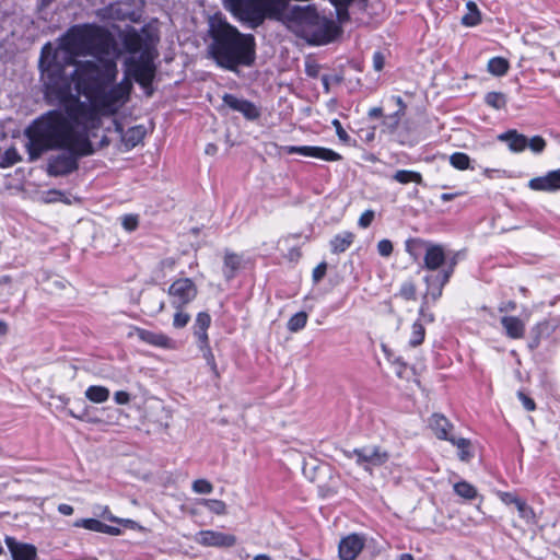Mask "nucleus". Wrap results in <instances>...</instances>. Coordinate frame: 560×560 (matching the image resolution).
Masks as SVG:
<instances>
[{
  "label": "nucleus",
  "instance_id": "obj_18",
  "mask_svg": "<svg viewBox=\"0 0 560 560\" xmlns=\"http://www.w3.org/2000/svg\"><path fill=\"white\" fill-rule=\"evenodd\" d=\"M501 325L509 338L521 339L525 334V324L516 316H503Z\"/></svg>",
  "mask_w": 560,
  "mask_h": 560
},
{
  "label": "nucleus",
  "instance_id": "obj_9",
  "mask_svg": "<svg viewBox=\"0 0 560 560\" xmlns=\"http://www.w3.org/2000/svg\"><path fill=\"white\" fill-rule=\"evenodd\" d=\"M195 540L206 547H232L236 544L234 535L214 530H200Z\"/></svg>",
  "mask_w": 560,
  "mask_h": 560
},
{
  "label": "nucleus",
  "instance_id": "obj_50",
  "mask_svg": "<svg viewBox=\"0 0 560 560\" xmlns=\"http://www.w3.org/2000/svg\"><path fill=\"white\" fill-rule=\"evenodd\" d=\"M327 264L325 261L317 265L313 270V280L314 282H319L326 275Z\"/></svg>",
  "mask_w": 560,
  "mask_h": 560
},
{
  "label": "nucleus",
  "instance_id": "obj_25",
  "mask_svg": "<svg viewBox=\"0 0 560 560\" xmlns=\"http://www.w3.org/2000/svg\"><path fill=\"white\" fill-rule=\"evenodd\" d=\"M85 397L95 404H102L108 399L109 390L104 386H90L85 390Z\"/></svg>",
  "mask_w": 560,
  "mask_h": 560
},
{
  "label": "nucleus",
  "instance_id": "obj_31",
  "mask_svg": "<svg viewBox=\"0 0 560 560\" xmlns=\"http://www.w3.org/2000/svg\"><path fill=\"white\" fill-rule=\"evenodd\" d=\"M527 144L534 153H540L546 142H509V148L512 152L518 153L526 149Z\"/></svg>",
  "mask_w": 560,
  "mask_h": 560
},
{
  "label": "nucleus",
  "instance_id": "obj_1",
  "mask_svg": "<svg viewBox=\"0 0 560 560\" xmlns=\"http://www.w3.org/2000/svg\"><path fill=\"white\" fill-rule=\"evenodd\" d=\"M118 37L130 56L125 60L124 80L112 85L118 72L116 59L121 54L114 37L101 27L89 26L81 31L72 26V56L77 40H80L82 48L98 61H89L81 70L75 69L72 73V83L75 84L78 93V100L72 95V126L75 120L77 103H81V96L85 97L82 104H88L94 112L115 113L129 98L132 89L130 78H133L148 95L152 94L151 84L155 75L153 60L159 40L156 32L150 26L139 31L128 26L119 32ZM72 66H75L73 57ZM72 140H78L73 133Z\"/></svg>",
  "mask_w": 560,
  "mask_h": 560
},
{
  "label": "nucleus",
  "instance_id": "obj_14",
  "mask_svg": "<svg viewBox=\"0 0 560 560\" xmlns=\"http://www.w3.org/2000/svg\"><path fill=\"white\" fill-rule=\"evenodd\" d=\"M528 186L533 190L556 191L560 189V168L547 173L545 176L532 178Z\"/></svg>",
  "mask_w": 560,
  "mask_h": 560
},
{
  "label": "nucleus",
  "instance_id": "obj_2",
  "mask_svg": "<svg viewBox=\"0 0 560 560\" xmlns=\"http://www.w3.org/2000/svg\"><path fill=\"white\" fill-rule=\"evenodd\" d=\"M70 31L47 43L40 51V80L51 104H61L65 113L51 110L36 119L24 132L28 140H70Z\"/></svg>",
  "mask_w": 560,
  "mask_h": 560
},
{
  "label": "nucleus",
  "instance_id": "obj_28",
  "mask_svg": "<svg viewBox=\"0 0 560 560\" xmlns=\"http://www.w3.org/2000/svg\"><path fill=\"white\" fill-rule=\"evenodd\" d=\"M454 491L457 495L467 500H472L477 497L476 488L467 481L456 482L454 485Z\"/></svg>",
  "mask_w": 560,
  "mask_h": 560
},
{
  "label": "nucleus",
  "instance_id": "obj_62",
  "mask_svg": "<svg viewBox=\"0 0 560 560\" xmlns=\"http://www.w3.org/2000/svg\"><path fill=\"white\" fill-rule=\"evenodd\" d=\"M368 116L371 119H376V118L383 117V108L382 107H373V108L369 109Z\"/></svg>",
  "mask_w": 560,
  "mask_h": 560
},
{
  "label": "nucleus",
  "instance_id": "obj_24",
  "mask_svg": "<svg viewBox=\"0 0 560 560\" xmlns=\"http://www.w3.org/2000/svg\"><path fill=\"white\" fill-rule=\"evenodd\" d=\"M59 142H26L27 152L30 155V161L37 160L44 152L54 149V144H58ZM65 144H70V142H63Z\"/></svg>",
  "mask_w": 560,
  "mask_h": 560
},
{
  "label": "nucleus",
  "instance_id": "obj_23",
  "mask_svg": "<svg viewBox=\"0 0 560 560\" xmlns=\"http://www.w3.org/2000/svg\"><path fill=\"white\" fill-rule=\"evenodd\" d=\"M453 445H455L458 450V457L462 462H469L474 457V452L471 448V443L468 439L455 436L450 441Z\"/></svg>",
  "mask_w": 560,
  "mask_h": 560
},
{
  "label": "nucleus",
  "instance_id": "obj_7",
  "mask_svg": "<svg viewBox=\"0 0 560 560\" xmlns=\"http://www.w3.org/2000/svg\"><path fill=\"white\" fill-rule=\"evenodd\" d=\"M96 148L93 147V142H72V172L77 168V159L85 155H90L96 150L103 149L105 145H109L112 142H95ZM115 148L121 152H128L132 150L139 142H113Z\"/></svg>",
  "mask_w": 560,
  "mask_h": 560
},
{
  "label": "nucleus",
  "instance_id": "obj_19",
  "mask_svg": "<svg viewBox=\"0 0 560 560\" xmlns=\"http://www.w3.org/2000/svg\"><path fill=\"white\" fill-rule=\"evenodd\" d=\"M211 324V317L206 312L198 313L195 324L194 334L198 338V343H208V328Z\"/></svg>",
  "mask_w": 560,
  "mask_h": 560
},
{
  "label": "nucleus",
  "instance_id": "obj_57",
  "mask_svg": "<svg viewBox=\"0 0 560 560\" xmlns=\"http://www.w3.org/2000/svg\"><path fill=\"white\" fill-rule=\"evenodd\" d=\"M331 124L335 127L339 140H347V132L342 128L341 122L338 119H334Z\"/></svg>",
  "mask_w": 560,
  "mask_h": 560
},
{
  "label": "nucleus",
  "instance_id": "obj_13",
  "mask_svg": "<svg viewBox=\"0 0 560 560\" xmlns=\"http://www.w3.org/2000/svg\"><path fill=\"white\" fill-rule=\"evenodd\" d=\"M222 100L225 106L242 114L247 119H256L259 116L258 108L245 98L237 97L233 94H224Z\"/></svg>",
  "mask_w": 560,
  "mask_h": 560
},
{
  "label": "nucleus",
  "instance_id": "obj_16",
  "mask_svg": "<svg viewBox=\"0 0 560 560\" xmlns=\"http://www.w3.org/2000/svg\"><path fill=\"white\" fill-rule=\"evenodd\" d=\"M135 335L143 342L160 347V348H173L174 341L162 332H155L143 328H136Z\"/></svg>",
  "mask_w": 560,
  "mask_h": 560
},
{
  "label": "nucleus",
  "instance_id": "obj_8",
  "mask_svg": "<svg viewBox=\"0 0 560 560\" xmlns=\"http://www.w3.org/2000/svg\"><path fill=\"white\" fill-rule=\"evenodd\" d=\"M280 153L282 154H293L300 153L305 156H312L316 159H322L325 161H338L341 159V155L337 152L320 148V147H294V145H285L280 148Z\"/></svg>",
  "mask_w": 560,
  "mask_h": 560
},
{
  "label": "nucleus",
  "instance_id": "obj_58",
  "mask_svg": "<svg viewBox=\"0 0 560 560\" xmlns=\"http://www.w3.org/2000/svg\"><path fill=\"white\" fill-rule=\"evenodd\" d=\"M305 71H306L307 75L315 78L318 75L319 66L315 62H306Z\"/></svg>",
  "mask_w": 560,
  "mask_h": 560
},
{
  "label": "nucleus",
  "instance_id": "obj_59",
  "mask_svg": "<svg viewBox=\"0 0 560 560\" xmlns=\"http://www.w3.org/2000/svg\"><path fill=\"white\" fill-rule=\"evenodd\" d=\"M427 302H423L420 307V316L427 323H432L434 320V315L425 310Z\"/></svg>",
  "mask_w": 560,
  "mask_h": 560
},
{
  "label": "nucleus",
  "instance_id": "obj_44",
  "mask_svg": "<svg viewBox=\"0 0 560 560\" xmlns=\"http://www.w3.org/2000/svg\"><path fill=\"white\" fill-rule=\"evenodd\" d=\"M518 513H520V516L523 517V518H526V520H530L534 517V511L530 506H528L526 504L525 501H523L522 499H520L517 501V503L515 504Z\"/></svg>",
  "mask_w": 560,
  "mask_h": 560
},
{
  "label": "nucleus",
  "instance_id": "obj_3",
  "mask_svg": "<svg viewBox=\"0 0 560 560\" xmlns=\"http://www.w3.org/2000/svg\"><path fill=\"white\" fill-rule=\"evenodd\" d=\"M207 55L226 70L249 67L256 58V43L250 34L241 33L221 15L209 19Z\"/></svg>",
  "mask_w": 560,
  "mask_h": 560
},
{
  "label": "nucleus",
  "instance_id": "obj_52",
  "mask_svg": "<svg viewBox=\"0 0 560 560\" xmlns=\"http://www.w3.org/2000/svg\"><path fill=\"white\" fill-rule=\"evenodd\" d=\"M401 295L407 300H413L416 298V288L412 283H406L401 287Z\"/></svg>",
  "mask_w": 560,
  "mask_h": 560
},
{
  "label": "nucleus",
  "instance_id": "obj_4",
  "mask_svg": "<svg viewBox=\"0 0 560 560\" xmlns=\"http://www.w3.org/2000/svg\"><path fill=\"white\" fill-rule=\"evenodd\" d=\"M424 249L423 268L434 271L444 266L446 255L444 246L441 244H433L421 238H411L406 242L407 253L417 260Z\"/></svg>",
  "mask_w": 560,
  "mask_h": 560
},
{
  "label": "nucleus",
  "instance_id": "obj_11",
  "mask_svg": "<svg viewBox=\"0 0 560 560\" xmlns=\"http://www.w3.org/2000/svg\"><path fill=\"white\" fill-rule=\"evenodd\" d=\"M453 266L454 264H452L447 269L442 270V272L436 276H427L424 278V281L428 284V291L423 302L428 303L429 299L435 302L442 295L443 288L448 282L453 273Z\"/></svg>",
  "mask_w": 560,
  "mask_h": 560
},
{
  "label": "nucleus",
  "instance_id": "obj_41",
  "mask_svg": "<svg viewBox=\"0 0 560 560\" xmlns=\"http://www.w3.org/2000/svg\"><path fill=\"white\" fill-rule=\"evenodd\" d=\"M121 225L127 232H133L139 226V215L129 213L121 217Z\"/></svg>",
  "mask_w": 560,
  "mask_h": 560
},
{
  "label": "nucleus",
  "instance_id": "obj_17",
  "mask_svg": "<svg viewBox=\"0 0 560 560\" xmlns=\"http://www.w3.org/2000/svg\"><path fill=\"white\" fill-rule=\"evenodd\" d=\"M430 428L440 440L451 441L454 438L450 435L453 425L443 415L434 413L430 419Z\"/></svg>",
  "mask_w": 560,
  "mask_h": 560
},
{
  "label": "nucleus",
  "instance_id": "obj_26",
  "mask_svg": "<svg viewBox=\"0 0 560 560\" xmlns=\"http://www.w3.org/2000/svg\"><path fill=\"white\" fill-rule=\"evenodd\" d=\"M393 179L400 184L417 183L422 184V175L415 171L399 170L393 175Z\"/></svg>",
  "mask_w": 560,
  "mask_h": 560
},
{
  "label": "nucleus",
  "instance_id": "obj_60",
  "mask_svg": "<svg viewBox=\"0 0 560 560\" xmlns=\"http://www.w3.org/2000/svg\"><path fill=\"white\" fill-rule=\"evenodd\" d=\"M516 310V303L514 301L503 302L499 306V312L508 313Z\"/></svg>",
  "mask_w": 560,
  "mask_h": 560
},
{
  "label": "nucleus",
  "instance_id": "obj_55",
  "mask_svg": "<svg viewBox=\"0 0 560 560\" xmlns=\"http://www.w3.org/2000/svg\"><path fill=\"white\" fill-rule=\"evenodd\" d=\"M385 59L381 52H375L373 56V67L376 71H381L384 68Z\"/></svg>",
  "mask_w": 560,
  "mask_h": 560
},
{
  "label": "nucleus",
  "instance_id": "obj_22",
  "mask_svg": "<svg viewBox=\"0 0 560 560\" xmlns=\"http://www.w3.org/2000/svg\"><path fill=\"white\" fill-rule=\"evenodd\" d=\"M107 11L108 15L115 20H133L135 15L129 5L124 2H116L110 4Z\"/></svg>",
  "mask_w": 560,
  "mask_h": 560
},
{
  "label": "nucleus",
  "instance_id": "obj_21",
  "mask_svg": "<svg viewBox=\"0 0 560 560\" xmlns=\"http://www.w3.org/2000/svg\"><path fill=\"white\" fill-rule=\"evenodd\" d=\"M354 241V234L351 232H342L332 237L330 241L331 252L340 254L346 252Z\"/></svg>",
  "mask_w": 560,
  "mask_h": 560
},
{
  "label": "nucleus",
  "instance_id": "obj_43",
  "mask_svg": "<svg viewBox=\"0 0 560 560\" xmlns=\"http://www.w3.org/2000/svg\"><path fill=\"white\" fill-rule=\"evenodd\" d=\"M189 314L182 312V310H177L174 315L173 326L175 328H184L189 323Z\"/></svg>",
  "mask_w": 560,
  "mask_h": 560
},
{
  "label": "nucleus",
  "instance_id": "obj_36",
  "mask_svg": "<svg viewBox=\"0 0 560 560\" xmlns=\"http://www.w3.org/2000/svg\"><path fill=\"white\" fill-rule=\"evenodd\" d=\"M199 349L202 351L203 358H205L207 364L209 365L210 370L212 371V373L217 377H219V371H218V366L215 363L214 354L212 353V351L209 347V342L208 343H199Z\"/></svg>",
  "mask_w": 560,
  "mask_h": 560
},
{
  "label": "nucleus",
  "instance_id": "obj_30",
  "mask_svg": "<svg viewBox=\"0 0 560 560\" xmlns=\"http://www.w3.org/2000/svg\"><path fill=\"white\" fill-rule=\"evenodd\" d=\"M468 13L462 18V23L466 26H475L480 22V13L476 3L469 1L467 3Z\"/></svg>",
  "mask_w": 560,
  "mask_h": 560
},
{
  "label": "nucleus",
  "instance_id": "obj_64",
  "mask_svg": "<svg viewBox=\"0 0 560 560\" xmlns=\"http://www.w3.org/2000/svg\"><path fill=\"white\" fill-rule=\"evenodd\" d=\"M218 152V147L213 142H208L205 147V153L213 156Z\"/></svg>",
  "mask_w": 560,
  "mask_h": 560
},
{
  "label": "nucleus",
  "instance_id": "obj_37",
  "mask_svg": "<svg viewBox=\"0 0 560 560\" xmlns=\"http://www.w3.org/2000/svg\"><path fill=\"white\" fill-rule=\"evenodd\" d=\"M450 163L457 170L464 171L469 168L470 159L467 154L462 152L453 153L450 156Z\"/></svg>",
  "mask_w": 560,
  "mask_h": 560
},
{
  "label": "nucleus",
  "instance_id": "obj_34",
  "mask_svg": "<svg viewBox=\"0 0 560 560\" xmlns=\"http://www.w3.org/2000/svg\"><path fill=\"white\" fill-rule=\"evenodd\" d=\"M555 330V327L553 326H550L549 322L548 320H544V322H540L538 323L534 328H533V334H534V346H537L539 343V340L542 336H548L550 335L552 331Z\"/></svg>",
  "mask_w": 560,
  "mask_h": 560
},
{
  "label": "nucleus",
  "instance_id": "obj_32",
  "mask_svg": "<svg viewBox=\"0 0 560 560\" xmlns=\"http://www.w3.org/2000/svg\"><path fill=\"white\" fill-rule=\"evenodd\" d=\"M307 314L305 312H299L294 314L288 322V329L292 332H296L305 327L307 323Z\"/></svg>",
  "mask_w": 560,
  "mask_h": 560
},
{
  "label": "nucleus",
  "instance_id": "obj_10",
  "mask_svg": "<svg viewBox=\"0 0 560 560\" xmlns=\"http://www.w3.org/2000/svg\"><path fill=\"white\" fill-rule=\"evenodd\" d=\"M365 545V539L360 534H350L343 537L338 546L340 560H355Z\"/></svg>",
  "mask_w": 560,
  "mask_h": 560
},
{
  "label": "nucleus",
  "instance_id": "obj_42",
  "mask_svg": "<svg viewBox=\"0 0 560 560\" xmlns=\"http://www.w3.org/2000/svg\"><path fill=\"white\" fill-rule=\"evenodd\" d=\"M192 490L196 493L208 494L213 490V486L206 479H197L192 483Z\"/></svg>",
  "mask_w": 560,
  "mask_h": 560
},
{
  "label": "nucleus",
  "instance_id": "obj_63",
  "mask_svg": "<svg viewBox=\"0 0 560 560\" xmlns=\"http://www.w3.org/2000/svg\"><path fill=\"white\" fill-rule=\"evenodd\" d=\"M338 9L339 19L342 20V9L341 7H347L352 0H332Z\"/></svg>",
  "mask_w": 560,
  "mask_h": 560
},
{
  "label": "nucleus",
  "instance_id": "obj_61",
  "mask_svg": "<svg viewBox=\"0 0 560 560\" xmlns=\"http://www.w3.org/2000/svg\"><path fill=\"white\" fill-rule=\"evenodd\" d=\"M102 533L108 534V535H112V536H117V535L120 534V529L118 527L110 526V525H107V524L103 523Z\"/></svg>",
  "mask_w": 560,
  "mask_h": 560
},
{
  "label": "nucleus",
  "instance_id": "obj_51",
  "mask_svg": "<svg viewBox=\"0 0 560 560\" xmlns=\"http://www.w3.org/2000/svg\"><path fill=\"white\" fill-rule=\"evenodd\" d=\"M517 396L526 410H528V411L535 410L536 404L530 397L525 395L523 392H518Z\"/></svg>",
  "mask_w": 560,
  "mask_h": 560
},
{
  "label": "nucleus",
  "instance_id": "obj_12",
  "mask_svg": "<svg viewBox=\"0 0 560 560\" xmlns=\"http://www.w3.org/2000/svg\"><path fill=\"white\" fill-rule=\"evenodd\" d=\"M392 100L395 101L397 109L395 110V113L383 117V120L381 122L380 137H388L394 135V132L399 126L401 118L405 116L406 113L407 106L400 96H393Z\"/></svg>",
  "mask_w": 560,
  "mask_h": 560
},
{
  "label": "nucleus",
  "instance_id": "obj_20",
  "mask_svg": "<svg viewBox=\"0 0 560 560\" xmlns=\"http://www.w3.org/2000/svg\"><path fill=\"white\" fill-rule=\"evenodd\" d=\"M242 264V257L233 252L225 250L223 259V275L226 280H231L235 277L236 271L240 269Z\"/></svg>",
  "mask_w": 560,
  "mask_h": 560
},
{
  "label": "nucleus",
  "instance_id": "obj_6",
  "mask_svg": "<svg viewBox=\"0 0 560 560\" xmlns=\"http://www.w3.org/2000/svg\"><path fill=\"white\" fill-rule=\"evenodd\" d=\"M346 455L349 458L353 456L357 457V463L359 465L364 466L365 469H370L371 467H376L385 464L389 455L388 453L380 446L376 445H366L361 448H354L350 452H346Z\"/></svg>",
  "mask_w": 560,
  "mask_h": 560
},
{
  "label": "nucleus",
  "instance_id": "obj_39",
  "mask_svg": "<svg viewBox=\"0 0 560 560\" xmlns=\"http://www.w3.org/2000/svg\"><path fill=\"white\" fill-rule=\"evenodd\" d=\"M77 527H83L85 529L102 533L103 523L96 518H82L74 523Z\"/></svg>",
  "mask_w": 560,
  "mask_h": 560
},
{
  "label": "nucleus",
  "instance_id": "obj_47",
  "mask_svg": "<svg viewBox=\"0 0 560 560\" xmlns=\"http://www.w3.org/2000/svg\"><path fill=\"white\" fill-rule=\"evenodd\" d=\"M378 254L383 257H388L393 253V244L389 240H382L377 244Z\"/></svg>",
  "mask_w": 560,
  "mask_h": 560
},
{
  "label": "nucleus",
  "instance_id": "obj_56",
  "mask_svg": "<svg viewBox=\"0 0 560 560\" xmlns=\"http://www.w3.org/2000/svg\"><path fill=\"white\" fill-rule=\"evenodd\" d=\"M500 499L505 504H516L517 501L520 500V498H517L516 495H514L513 493H510V492H501Z\"/></svg>",
  "mask_w": 560,
  "mask_h": 560
},
{
  "label": "nucleus",
  "instance_id": "obj_48",
  "mask_svg": "<svg viewBox=\"0 0 560 560\" xmlns=\"http://www.w3.org/2000/svg\"><path fill=\"white\" fill-rule=\"evenodd\" d=\"M49 167L56 173H68L70 171V160L63 159L60 163L56 161L50 163Z\"/></svg>",
  "mask_w": 560,
  "mask_h": 560
},
{
  "label": "nucleus",
  "instance_id": "obj_54",
  "mask_svg": "<svg viewBox=\"0 0 560 560\" xmlns=\"http://www.w3.org/2000/svg\"><path fill=\"white\" fill-rule=\"evenodd\" d=\"M114 399L118 405H126L130 401V395L127 392L119 390L115 393Z\"/></svg>",
  "mask_w": 560,
  "mask_h": 560
},
{
  "label": "nucleus",
  "instance_id": "obj_33",
  "mask_svg": "<svg viewBox=\"0 0 560 560\" xmlns=\"http://www.w3.org/2000/svg\"><path fill=\"white\" fill-rule=\"evenodd\" d=\"M485 101L487 105L501 109L506 105V97L503 93L500 92H489L485 96Z\"/></svg>",
  "mask_w": 560,
  "mask_h": 560
},
{
  "label": "nucleus",
  "instance_id": "obj_27",
  "mask_svg": "<svg viewBox=\"0 0 560 560\" xmlns=\"http://www.w3.org/2000/svg\"><path fill=\"white\" fill-rule=\"evenodd\" d=\"M487 69L493 75H503L509 70V61L501 57L491 58L488 62Z\"/></svg>",
  "mask_w": 560,
  "mask_h": 560
},
{
  "label": "nucleus",
  "instance_id": "obj_49",
  "mask_svg": "<svg viewBox=\"0 0 560 560\" xmlns=\"http://www.w3.org/2000/svg\"><path fill=\"white\" fill-rule=\"evenodd\" d=\"M374 219V211L372 210H366L364 211L361 217L359 218V222L358 224L363 228V229H366L368 226L371 225L372 221Z\"/></svg>",
  "mask_w": 560,
  "mask_h": 560
},
{
  "label": "nucleus",
  "instance_id": "obj_40",
  "mask_svg": "<svg viewBox=\"0 0 560 560\" xmlns=\"http://www.w3.org/2000/svg\"><path fill=\"white\" fill-rule=\"evenodd\" d=\"M203 505L212 513L217 515H223L226 513V504L221 500L208 499L203 500Z\"/></svg>",
  "mask_w": 560,
  "mask_h": 560
},
{
  "label": "nucleus",
  "instance_id": "obj_5",
  "mask_svg": "<svg viewBox=\"0 0 560 560\" xmlns=\"http://www.w3.org/2000/svg\"><path fill=\"white\" fill-rule=\"evenodd\" d=\"M197 287L189 278H180L175 280L168 288L167 293L172 306L182 310L197 296Z\"/></svg>",
  "mask_w": 560,
  "mask_h": 560
},
{
  "label": "nucleus",
  "instance_id": "obj_45",
  "mask_svg": "<svg viewBox=\"0 0 560 560\" xmlns=\"http://www.w3.org/2000/svg\"><path fill=\"white\" fill-rule=\"evenodd\" d=\"M16 125L13 120H9L3 126V139H7L8 137H11L12 139H15L20 136V130H16Z\"/></svg>",
  "mask_w": 560,
  "mask_h": 560
},
{
  "label": "nucleus",
  "instance_id": "obj_15",
  "mask_svg": "<svg viewBox=\"0 0 560 560\" xmlns=\"http://www.w3.org/2000/svg\"><path fill=\"white\" fill-rule=\"evenodd\" d=\"M5 544L13 560H35L36 548L30 544L18 542L13 537L7 536Z\"/></svg>",
  "mask_w": 560,
  "mask_h": 560
},
{
  "label": "nucleus",
  "instance_id": "obj_29",
  "mask_svg": "<svg viewBox=\"0 0 560 560\" xmlns=\"http://www.w3.org/2000/svg\"><path fill=\"white\" fill-rule=\"evenodd\" d=\"M20 161H21V156L18 153L16 149L14 147H10L2 153V155L0 158V167L1 168L11 167Z\"/></svg>",
  "mask_w": 560,
  "mask_h": 560
},
{
  "label": "nucleus",
  "instance_id": "obj_46",
  "mask_svg": "<svg viewBox=\"0 0 560 560\" xmlns=\"http://www.w3.org/2000/svg\"><path fill=\"white\" fill-rule=\"evenodd\" d=\"M148 308L153 313H160L164 310L165 302L162 299L155 301L154 296H149L147 302Z\"/></svg>",
  "mask_w": 560,
  "mask_h": 560
},
{
  "label": "nucleus",
  "instance_id": "obj_35",
  "mask_svg": "<svg viewBox=\"0 0 560 560\" xmlns=\"http://www.w3.org/2000/svg\"><path fill=\"white\" fill-rule=\"evenodd\" d=\"M497 140H544L540 136L527 137L516 129H510L497 136Z\"/></svg>",
  "mask_w": 560,
  "mask_h": 560
},
{
  "label": "nucleus",
  "instance_id": "obj_38",
  "mask_svg": "<svg viewBox=\"0 0 560 560\" xmlns=\"http://www.w3.org/2000/svg\"><path fill=\"white\" fill-rule=\"evenodd\" d=\"M424 335H425V330H424L423 325L421 323L416 322L412 325V330H411V337L409 339V345L411 347H417V346L421 345L423 342Z\"/></svg>",
  "mask_w": 560,
  "mask_h": 560
},
{
  "label": "nucleus",
  "instance_id": "obj_53",
  "mask_svg": "<svg viewBox=\"0 0 560 560\" xmlns=\"http://www.w3.org/2000/svg\"><path fill=\"white\" fill-rule=\"evenodd\" d=\"M342 80L341 77L337 75V74H334V75H323L322 77V82H323V85L325 88V91L328 92L329 91V85L332 84V83H340Z\"/></svg>",
  "mask_w": 560,
  "mask_h": 560
}]
</instances>
